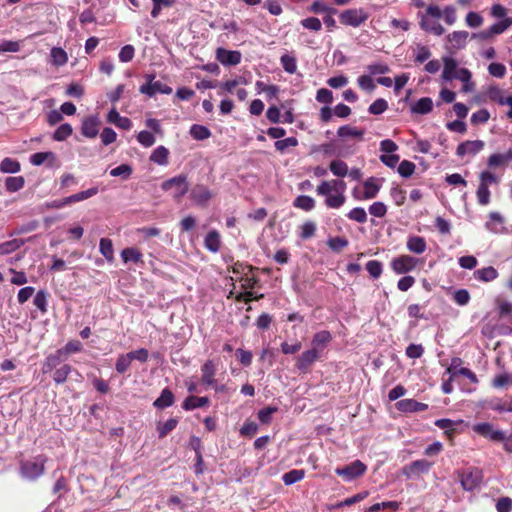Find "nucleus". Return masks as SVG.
Here are the masks:
<instances>
[{"instance_id": "obj_1", "label": "nucleus", "mask_w": 512, "mask_h": 512, "mask_svg": "<svg viewBox=\"0 0 512 512\" xmlns=\"http://www.w3.org/2000/svg\"><path fill=\"white\" fill-rule=\"evenodd\" d=\"M345 191L346 183L338 179L322 181L316 188V193L325 197V205L332 209H338L344 205Z\"/></svg>"}, {"instance_id": "obj_2", "label": "nucleus", "mask_w": 512, "mask_h": 512, "mask_svg": "<svg viewBox=\"0 0 512 512\" xmlns=\"http://www.w3.org/2000/svg\"><path fill=\"white\" fill-rule=\"evenodd\" d=\"M46 459L43 456H37L31 460L20 463V475L22 478L30 481L38 479L45 470Z\"/></svg>"}, {"instance_id": "obj_3", "label": "nucleus", "mask_w": 512, "mask_h": 512, "mask_svg": "<svg viewBox=\"0 0 512 512\" xmlns=\"http://www.w3.org/2000/svg\"><path fill=\"white\" fill-rule=\"evenodd\" d=\"M369 14L363 8H353L343 11L339 18L346 26L359 27L367 21Z\"/></svg>"}, {"instance_id": "obj_4", "label": "nucleus", "mask_w": 512, "mask_h": 512, "mask_svg": "<svg viewBox=\"0 0 512 512\" xmlns=\"http://www.w3.org/2000/svg\"><path fill=\"white\" fill-rule=\"evenodd\" d=\"M189 185L187 178L184 175L175 176L162 183V189L165 191H172L175 199H180L188 191Z\"/></svg>"}, {"instance_id": "obj_5", "label": "nucleus", "mask_w": 512, "mask_h": 512, "mask_svg": "<svg viewBox=\"0 0 512 512\" xmlns=\"http://www.w3.org/2000/svg\"><path fill=\"white\" fill-rule=\"evenodd\" d=\"M433 463L425 459L415 460L402 468V473L408 479L417 478L422 474H426L431 469Z\"/></svg>"}, {"instance_id": "obj_6", "label": "nucleus", "mask_w": 512, "mask_h": 512, "mask_svg": "<svg viewBox=\"0 0 512 512\" xmlns=\"http://www.w3.org/2000/svg\"><path fill=\"white\" fill-rule=\"evenodd\" d=\"M366 471V465L359 460L353 461L349 465L344 467L336 468L335 473L341 476L346 481H352L353 479L363 475Z\"/></svg>"}, {"instance_id": "obj_7", "label": "nucleus", "mask_w": 512, "mask_h": 512, "mask_svg": "<svg viewBox=\"0 0 512 512\" xmlns=\"http://www.w3.org/2000/svg\"><path fill=\"white\" fill-rule=\"evenodd\" d=\"M459 477L463 489L466 491H473L479 487L483 476L481 470L473 468L463 471Z\"/></svg>"}, {"instance_id": "obj_8", "label": "nucleus", "mask_w": 512, "mask_h": 512, "mask_svg": "<svg viewBox=\"0 0 512 512\" xmlns=\"http://www.w3.org/2000/svg\"><path fill=\"white\" fill-rule=\"evenodd\" d=\"M473 431L485 438L492 441L501 442L504 439V432L502 430L494 429V426L488 422L477 423L473 426Z\"/></svg>"}, {"instance_id": "obj_9", "label": "nucleus", "mask_w": 512, "mask_h": 512, "mask_svg": "<svg viewBox=\"0 0 512 512\" xmlns=\"http://www.w3.org/2000/svg\"><path fill=\"white\" fill-rule=\"evenodd\" d=\"M418 260L409 255H402L392 260L391 267L396 274H404L412 271Z\"/></svg>"}, {"instance_id": "obj_10", "label": "nucleus", "mask_w": 512, "mask_h": 512, "mask_svg": "<svg viewBox=\"0 0 512 512\" xmlns=\"http://www.w3.org/2000/svg\"><path fill=\"white\" fill-rule=\"evenodd\" d=\"M100 119L97 115L84 118L81 123V134L87 138H95L99 133Z\"/></svg>"}, {"instance_id": "obj_11", "label": "nucleus", "mask_w": 512, "mask_h": 512, "mask_svg": "<svg viewBox=\"0 0 512 512\" xmlns=\"http://www.w3.org/2000/svg\"><path fill=\"white\" fill-rule=\"evenodd\" d=\"M216 59L225 66L237 65L241 61V53L239 51L218 48L216 50Z\"/></svg>"}, {"instance_id": "obj_12", "label": "nucleus", "mask_w": 512, "mask_h": 512, "mask_svg": "<svg viewBox=\"0 0 512 512\" xmlns=\"http://www.w3.org/2000/svg\"><path fill=\"white\" fill-rule=\"evenodd\" d=\"M139 91L142 94L152 97L157 93L169 95L172 93V88L161 81H155V83H146L142 85Z\"/></svg>"}, {"instance_id": "obj_13", "label": "nucleus", "mask_w": 512, "mask_h": 512, "mask_svg": "<svg viewBox=\"0 0 512 512\" xmlns=\"http://www.w3.org/2000/svg\"><path fill=\"white\" fill-rule=\"evenodd\" d=\"M484 145L482 140L465 141L457 147V155L460 157L466 154L475 155L484 148Z\"/></svg>"}, {"instance_id": "obj_14", "label": "nucleus", "mask_w": 512, "mask_h": 512, "mask_svg": "<svg viewBox=\"0 0 512 512\" xmlns=\"http://www.w3.org/2000/svg\"><path fill=\"white\" fill-rule=\"evenodd\" d=\"M467 31H454L447 36L448 49L460 50L466 46L468 39Z\"/></svg>"}, {"instance_id": "obj_15", "label": "nucleus", "mask_w": 512, "mask_h": 512, "mask_svg": "<svg viewBox=\"0 0 512 512\" xmlns=\"http://www.w3.org/2000/svg\"><path fill=\"white\" fill-rule=\"evenodd\" d=\"M396 407L402 412H421L428 408L427 404L420 403L414 399H403L396 403Z\"/></svg>"}, {"instance_id": "obj_16", "label": "nucleus", "mask_w": 512, "mask_h": 512, "mask_svg": "<svg viewBox=\"0 0 512 512\" xmlns=\"http://www.w3.org/2000/svg\"><path fill=\"white\" fill-rule=\"evenodd\" d=\"M56 162V156L53 152H37L30 156V163L34 166H40L47 163V166L53 167Z\"/></svg>"}, {"instance_id": "obj_17", "label": "nucleus", "mask_w": 512, "mask_h": 512, "mask_svg": "<svg viewBox=\"0 0 512 512\" xmlns=\"http://www.w3.org/2000/svg\"><path fill=\"white\" fill-rule=\"evenodd\" d=\"M318 357L319 353L316 349L307 350L299 356L296 366L299 370L306 371Z\"/></svg>"}, {"instance_id": "obj_18", "label": "nucleus", "mask_w": 512, "mask_h": 512, "mask_svg": "<svg viewBox=\"0 0 512 512\" xmlns=\"http://www.w3.org/2000/svg\"><path fill=\"white\" fill-rule=\"evenodd\" d=\"M503 224L504 218L499 212H490L485 227L493 233H501L504 231Z\"/></svg>"}, {"instance_id": "obj_19", "label": "nucleus", "mask_w": 512, "mask_h": 512, "mask_svg": "<svg viewBox=\"0 0 512 512\" xmlns=\"http://www.w3.org/2000/svg\"><path fill=\"white\" fill-rule=\"evenodd\" d=\"M433 100L430 97H422L411 105L410 110L413 114L426 115L433 110Z\"/></svg>"}, {"instance_id": "obj_20", "label": "nucleus", "mask_w": 512, "mask_h": 512, "mask_svg": "<svg viewBox=\"0 0 512 512\" xmlns=\"http://www.w3.org/2000/svg\"><path fill=\"white\" fill-rule=\"evenodd\" d=\"M498 276L499 273L493 266L477 269L473 273L474 279L484 283L492 282L498 278Z\"/></svg>"}, {"instance_id": "obj_21", "label": "nucleus", "mask_w": 512, "mask_h": 512, "mask_svg": "<svg viewBox=\"0 0 512 512\" xmlns=\"http://www.w3.org/2000/svg\"><path fill=\"white\" fill-rule=\"evenodd\" d=\"M201 371H202V377H201L202 382L208 386H214L216 383V379H215L216 368H215L214 363L211 360L206 361L203 364Z\"/></svg>"}, {"instance_id": "obj_22", "label": "nucleus", "mask_w": 512, "mask_h": 512, "mask_svg": "<svg viewBox=\"0 0 512 512\" xmlns=\"http://www.w3.org/2000/svg\"><path fill=\"white\" fill-rule=\"evenodd\" d=\"M107 121L124 130H129L132 127L131 120L127 117L120 116L115 108L109 111Z\"/></svg>"}, {"instance_id": "obj_23", "label": "nucleus", "mask_w": 512, "mask_h": 512, "mask_svg": "<svg viewBox=\"0 0 512 512\" xmlns=\"http://www.w3.org/2000/svg\"><path fill=\"white\" fill-rule=\"evenodd\" d=\"M485 407L497 412H512V399L494 398L486 401Z\"/></svg>"}, {"instance_id": "obj_24", "label": "nucleus", "mask_w": 512, "mask_h": 512, "mask_svg": "<svg viewBox=\"0 0 512 512\" xmlns=\"http://www.w3.org/2000/svg\"><path fill=\"white\" fill-rule=\"evenodd\" d=\"M406 245L410 252L416 254H422L427 248L425 239L416 235L409 236Z\"/></svg>"}, {"instance_id": "obj_25", "label": "nucleus", "mask_w": 512, "mask_h": 512, "mask_svg": "<svg viewBox=\"0 0 512 512\" xmlns=\"http://www.w3.org/2000/svg\"><path fill=\"white\" fill-rule=\"evenodd\" d=\"M420 27L423 30L433 33L437 36H440V35L444 34V32H445V29L443 28V26L440 23L435 22V21H430L428 19V17L425 15H421Z\"/></svg>"}, {"instance_id": "obj_26", "label": "nucleus", "mask_w": 512, "mask_h": 512, "mask_svg": "<svg viewBox=\"0 0 512 512\" xmlns=\"http://www.w3.org/2000/svg\"><path fill=\"white\" fill-rule=\"evenodd\" d=\"M209 402L210 401L208 397L189 396L184 400L182 408L184 410L190 411L196 408L204 407L208 405Z\"/></svg>"}, {"instance_id": "obj_27", "label": "nucleus", "mask_w": 512, "mask_h": 512, "mask_svg": "<svg viewBox=\"0 0 512 512\" xmlns=\"http://www.w3.org/2000/svg\"><path fill=\"white\" fill-rule=\"evenodd\" d=\"M173 402V393L168 388H165L162 390L160 396L154 401L153 405L158 409H164L170 407L173 404Z\"/></svg>"}, {"instance_id": "obj_28", "label": "nucleus", "mask_w": 512, "mask_h": 512, "mask_svg": "<svg viewBox=\"0 0 512 512\" xmlns=\"http://www.w3.org/2000/svg\"><path fill=\"white\" fill-rule=\"evenodd\" d=\"M444 69L442 72V78L447 81H451L454 79V74L459 69L457 67V62L453 58L445 57L443 59Z\"/></svg>"}, {"instance_id": "obj_29", "label": "nucleus", "mask_w": 512, "mask_h": 512, "mask_svg": "<svg viewBox=\"0 0 512 512\" xmlns=\"http://www.w3.org/2000/svg\"><path fill=\"white\" fill-rule=\"evenodd\" d=\"M331 338L329 331L323 330L316 333L312 340V349H316V351L319 352V350L323 349L330 342Z\"/></svg>"}, {"instance_id": "obj_30", "label": "nucleus", "mask_w": 512, "mask_h": 512, "mask_svg": "<svg viewBox=\"0 0 512 512\" xmlns=\"http://www.w3.org/2000/svg\"><path fill=\"white\" fill-rule=\"evenodd\" d=\"M51 63L57 67L63 66L68 62L66 51L60 47H53L50 51Z\"/></svg>"}, {"instance_id": "obj_31", "label": "nucleus", "mask_w": 512, "mask_h": 512, "mask_svg": "<svg viewBox=\"0 0 512 512\" xmlns=\"http://www.w3.org/2000/svg\"><path fill=\"white\" fill-rule=\"evenodd\" d=\"M211 196V192L202 185L194 187L191 192L192 199L199 204L206 203L211 198Z\"/></svg>"}, {"instance_id": "obj_32", "label": "nucleus", "mask_w": 512, "mask_h": 512, "mask_svg": "<svg viewBox=\"0 0 512 512\" xmlns=\"http://www.w3.org/2000/svg\"><path fill=\"white\" fill-rule=\"evenodd\" d=\"M205 247L211 252H217L220 249V235L217 231H210L204 240Z\"/></svg>"}, {"instance_id": "obj_33", "label": "nucleus", "mask_w": 512, "mask_h": 512, "mask_svg": "<svg viewBox=\"0 0 512 512\" xmlns=\"http://www.w3.org/2000/svg\"><path fill=\"white\" fill-rule=\"evenodd\" d=\"M169 151L164 146H158L150 155V161L158 165H166L168 163Z\"/></svg>"}, {"instance_id": "obj_34", "label": "nucleus", "mask_w": 512, "mask_h": 512, "mask_svg": "<svg viewBox=\"0 0 512 512\" xmlns=\"http://www.w3.org/2000/svg\"><path fill=\"white\" fill-rule=\"evenodd\" d=\"M121 258L125 263L134 262V263H143L142 253L133 247L125 248L121 252Z\"/></svg>"}, {"instance_id": "obj_35", "label": "nucleus", "mask_w": 512, "mask_h": 512, "mask_svg": "<svg viewBox=\"0 0 512 512\" xmlns=\"http://www.w3.org/2000/svg\"><path fill=\"white\" fill-rule=\"evenodd\" d=\"M21 169L20 163L12 158L6 157L0 162V172L15 174Z\"/></svg>"}, {"instance_id": "obj_36", "label": "nucleus", "mask_w": 512, "mask_h": 512, "mask_svg": "<svg viewBox=\"0 0 512 512\" xmlns=\"http://www.w3.org/2000/svg\"><path fill=\"white\" fill-rule=\"evenodd\" d=\"M99 250L108 262H112L114 260V248L112 241L109 238L100 239Z\"/></svg>"}, {"instance_id": "obj_37", "label": "nucleus", "mask_w": 512, "mask_h": 512, "mask_svg": "<svg viewBox=\"0 0 512 512\" xmlns=\"http://www.w3.org/2000/svg\"><path fill=\"white\" fill-rule=\"evenodd\" d=\"M25 180L22 176H10L5 180V187L8 192H17L24 187Z\"/></svg>"}, {"instance_id": "obj_38", "label": "nucleus", "mask_w": 512, "mask_h": 512, "mask_svg": "<svg viewBox=\"0 0 512 512\" xmlns=\"http://www.w3.org/2000/svg\"><path fill=\"white\" fill-rule=\"evenodd\" d=\"M379 185L374 178H369L364 183L363 199H373L379 191Z\"/></svg>"}, {"instance_id": "obj_39", "label": "nucleus", "mask_w": 512, "mask_h": 512, "mask_svg": "<svg viewBox=\"0 0 512 512\" xmlns=\"http://www.w3.org/2000/svg\"><path fill=\"white\" fill-rule=\"evenodd\" d=\"M294 206L304 211H311L315 207V200L307 195H300L294 200Z\"/></svg>"}, {"instance_id": "obj_40", "label": "nucleus", "mask_w": 512, "mask_h": 512, "mask_svg": "<svg viewBox=\"0 0 512 512\" xmlns=\"http://www.w3.org/2000/svg\"><path fill=\"white\" fill-rule=\"evenodd\" d=\"M435 425L449 433L450 431H455L457 426L464 425V421L461 419L454 421L451 419L443 418L436 420Z\"/></svg>"}, {"instance_id": "obj_41", "label": "nucleus", "mask_w": 512, "mask_h": 512, "mask_svg": "<svg viewBox=\"0 0 512 512\" xmlns=\"http://www.w3.org/2000/svg\"><path fill=\"white\" fill-rule=\"evenodd\" d=\"M305 472L302 469H293L282 476L285 485H292L304 478Z\"/></svg>"}, {"instance_id": "obj_42", "label": "nucleus", "mask_w": 512, "mask_h": 512, "mask_svg": "<svg viewBox=\"0 0 512 512\" xmlns=\"http://www.w3.org/2000/svg\"><path fill=\"white\" fill-rule=\"evenodd\" d=\"M190 135L196 140H205L211 136V132L206 126L194 124L190 128Z\"/></svg>"}, {"instance_id": "obj_43", "label": "nucleus", "mask_w": 512, "mask_h": 512, "mask_svg": "<svg viewBox=\"0 0 512 512\" xmlns=\"http://www.w3.org/2000/svg\"><path fill=\"white\" fill-rule=\"evenodd\" d=\"M97 193H98V188L93 187V188L87 189L85 191H81V192H78L71 196H68L66 198H67L68 204H71L74 202L86 200V199L96 195Z\"/></svg>"}, {"instance_id": "obj_44", "label": "nucleus", "mask_w": 512, "mask_h": 512, "mask_svg": "<svg viewBox=\"0 0 512 512\" xmlns=\"http://www.w3.org/2000/svg\"><path fill=\"white\" fill-rule=\"evenodd\" d=\"M24 244L21 239H13L0 244V255L10 254Z\"/></svg>"}, {"instance_id": "obj_45", "label": "nucleus", "mask_w": 512, "mask_h": 512, "mask_svg": "<svg viewBox=\"0 0 512 512\" xmlns=\"http://www.w3.org/2000/svg\"><path fill=\"white\" fill-rule=\"evenodd\" d=\"M337 134L339 137H355L361 139L364 132L355 127H351L349 125H344L339 127Z\"/></svg>"}, {"instance_id": "obj_46", "label": "nucleus", "mask_w": 512, "mask_h": 512, "mask_svg": "<svg viewBox=\"0 0 512 512\" xmlns=\"http://www.w3.org/2000/svg\"><path fill=\"white\" fill-rule=\"evenodd\" d=\"M73 132L72 126L68 123L60 125L53 133V139L55 141L66 140Z\"/></svg>"}, {"instance_id": "obj_47", "label": "nucleus", "mask_w": 512, "mask_h": 512, "mask_svg": "<svg viewBox=\"0 0 512 512\" xmlns=\"http://www.w3.org/2000/svg\"><path fill=\"white\" fill-rule=\"evenodd\" d=\"M178 424V420L176 418L168 419L163 424L159 423L157 425V431L159 434V438H164L169 432L174 430Z\"/></svg>"}, {"instance_id": "obj_48", "label": "nucleus", "mask_w": 512, "mask_h": 512, "mask_svg": "<svg viewBox=\"0 0 512 512\" xmlns=\"http://www.w3.org/2000/svg\"><path fill=\"white\" fill-rule=\"evenodd\" d=\"M330 171L338 177H344L348 173V166L341 160H334L330 163Z\"/></svg>"}, {"instance_id": "obj_49", "label": "nucleus", "mask_w": 512, "mask_h": 512, "mask_svg": "<svg viewBox=\"0 0 512 512\" xmlns=\"http://www.w3.org/2000/svg\"><path fill=\"white\" fill-rule=\"evenodd\" d=\"M72 367L68 364L62 365L54 372L53 380L56 384H62L66 381L68 375L71 373Z\"/></svg>"}, {"instance_id": "obj_50", "label": "nucleus", "mask_w": 512, "mask_h": 512, "mask_svg": "<svg viewBox=\"0 0 512 512\" xmlns=\"http://www.w3.org/2000/svg\"><path fill=\"white\" fill-rule=\"evenodd\" d=\"M280 61H281L283 69L287 73L294 74L296 72L297 63H296L295 57H293L289 54H285V55L281 56Z\"/></svg>"}, {"instance_id": "obj_51", "label": "nucleus", "mask_w": 512, "mask_h": 512, "mask_svg": "<svg viewBox=\"0 0 512 512\" xmlns=\"http://www.w3.org/2000/svg\"><path fill=\"white\" fill-rule=\"evenodd\" d=\"M347 217L350 220H353L357 223H366L367 222V213L362 207L353 208L348 214Z\"/></svg>"}, {"instance_id": "obj_52", "label": "nucleus", "mask_w": 512, "mask_h": 512, "mask_svg": "<svg viewBox=\"0 0 512 512\" xmlns=\"http://www.w3.org/2000/svg\"><path fill=\"white\" fill-rule=\"evenodd\" d=\"M367 491L360 492L352 497L345 499L344 501L336 503L332 508H341L343 506H350L364 500L368 496Z\"/></svg>"}, {"instance_id": "obj_53", "label": "nucleus", "mask_w": 512, "mask_h": 512, "mask_svg": "<svg viewBox=\"0 0 512 512\" xmlns=\"http://www.w3.org/2000/svg\"><path fill=\"white\" fill-rule=\"evenodd\" d=\"M132 167L128 164H121L110 171V175L113 177H122L128 179L132 174Z\"/></svg>"}, {"instance_id": "obj_54", "label": "nucleus", "mask_w": 512, "mask_h": 512, "mask_svg": "<svg viewBox=\"0 0 512 512\" xmlns=\"http://www.w3.org/2000/svg\"><path fill=\"white\" fill-rule=\"evenodd\" d=\"M476 196H477L478 203L480 205L486 206L490 203L491 193H490V190L488 187H485L484 185L479 184L478 189L476 191Z\"/></svg>"}, {"instance_id": "obj_55", "label": "nucleus", "mask_w": 512, "mask_h": 512, "mask_svg": "<svg viewBox=\"0 0 512 512\" xmlns=\"http://www.w3.org/2000/svg\"><path fill=\"white\" fill-rule=\"evenodd\" d=\"M34 305L42 312H47V293L44 290H39L33 300Z\"/></svg>"}, {"instance_id": "obj_56", "label": "nucleus", "mask_w": 512, "mask_h": 512, "mask_svg": "<svg viewBox=\"0 0 512 512\" xmlns=\"http://www.w3.org/2000/svg\"><path fill=\"white\" fill-rule=\"evenodd\" d=\"M512 25V17L505 18L500 22H497L490 26V30L494 35L502 34L504 31H506L510 26Z\"/></svg>"}, {"instance_id": "obj_57", "label": "nucleus", "mask_w": 512, "mask_h": 512, "mask_svg": "<svg viewBox=\"0 0 512 512\" xmlns=\"http://www.w3.org/2000/svg\"><path fill=\"white\" fill-rule=\"evenodd\" d=\"M415 164L408 160H403L398 166V173L405 178L410 177L415 171Z\"/></svg>"}, {"instance_id": "obj_58", "label": "nucleus", "mask_w": 512, "mask_h": 512, "mask_svg": "<svg viewBox=\"0 0 512 512\" xmlns=\"http://www.w3.org/2000/svg\"><path fill=\"white\" fill-rule=\"evenodd\" d=\"M388 108V103L386 100L379 98L375 100L370 106H369V112L373 115H379L385 112Z\"/></svg>"}, {"instance_id": "obj_59", "label": "nucleus", "mask_w": 512, "mask_h": 512, "mask_svg": "<svg viewBox=\"0 0 512 512\" xmlns=\"http://www.w3.org/2000/svg\"><path fill=\"white\" fill-rule=\"evenodd\" d=\"M366 270L373 278H379L382 273V263L377 260H370L366 263Z\"/></svg>"}, {"instance_id": "obj_60", "label": "nucleus", "mask_w": 512, "mask_h": 512, "mask_svg": "<svg viewBox=\"0 0 512 512\" xmlns=\"http://www.w3.org/2000/svg\"><path fill=\"white\" fill-rule=\"evenodd\" d=\"M298 145V140L295 137H288L286 139L277 140L275 148L279 152H284L288 147H295Z\"/></svg>"}, {"instance_id": "obj_61", "label": "nucleus", "mask_w": 512, "mask_h": 512, "mask_svg": "<svg viewBox=\"0 0 512 512\" xmlns=\"http://www.w3.org/2000/svg\"><path fill=\"white\" fill-rule=\"evenodd\" d=\"M130 365H131V360L128 357V355L122 354L118 357V359L116 361L115 369L118 373L123 374L128 370Z\"/></svg>"}, {"instance_id": "obj_62", "label": "nucleus", "mask_w": 512, "mask_h": 512, "mask_svg": "<svg viewBox=\"0 0 512 512\" xmlns=\"http://www.w3.org/2000/svg\"><path fill=\"white\" fill-rule=\"evenodd\" d=\"M301 25L308 29V30H312V31H320L321 28H322V23L321 21L316 18V17H309V18H305L301 21Z\"/></svg>"}, {"instance_id": "obj_63", "label": "nucleus", "mask_w": 512, "mask_h": 512, "mask_svg": "<svg viewBox=\"0 0 512 512\" xmlns=\"http://www.w3.org/2000/svg\"><path fill=\"white\" fill-rule=\"evenodd\" d=\"M137 140L144 147H151L155 143L154 135L146 130L139 132Z\"/></svg>"}, {"instance_id": "obj_64", "label": "nucleus", "mask_w": 512, "mask_h": 512, "mask_svg": "<svg viewBox=\"0 0 512 512\" xmlns=\"http://www.w3.org/2000/svg\"><path fill=\"white\" fill-rule=\"evenodd\" d=\"M330 249L340 251L348 245V240L344 237L330 238L327 242Z\"/></svg>"}]
</instances>
